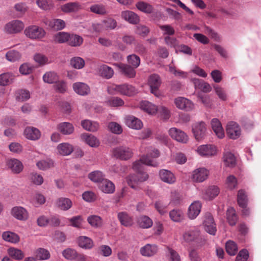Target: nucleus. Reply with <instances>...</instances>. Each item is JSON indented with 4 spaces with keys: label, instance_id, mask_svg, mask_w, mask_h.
I'll use <instances>...</instances> for the list:
<instances>
[{
    "label": "nucleus",
    "instance_id": "33",
    "mask_svg": "<svg viewBox=\"0 0 261 261\" xmlns=\"http://www.w3.org/2000/svg\"><path fill=\"white\" fill-rule=\"evenodd\" d=\"M136 7L139 10L146 14H151L154 10L152 5L143 1H139L137 3Z\"/></svg>",
    "mask_w": 261,
    "mask_h": 261
},
{
    "label": "nucleus",
    "instance_id": "45",
    "mask_svg": "<svg viewBox=\"0 0 261 261\" xmlns=\"http://www.w3.org/2000/svg\"><path fill=\"white\" fill-rule=\"evenodd\" d=\"M43 79L45 83L53 84L57 83L58 81L59 77L56 73L49 71L44 74Z\"/></svg>",
    "mask_w": 261,
    "mask_h": 261
},
{
    "label": "nucleus",
    "instance_id": "56",
    "mask_svg": "<svg viewBox=\"0 0 261 261\" xmlns=\"http://www.w3.org/2000/svg\"><path fill=\"white\" fill-rule=\"evenodd\" d=\"M16 99L19 101H25L30 97V92L25 90H19L16 92Z\"/></svg>",
    "mask_w": 261,
    "mask_h": 261
},
{
    "label": "nucleus",
    "instance_id": "13",
    "mask_svg": "<svg viewBox=\"0 0 261 261\" xmlns=\"http://www.w3.org/2000/svg\"><path fill=\"white\" fill-rule=\"evenodd\" d=\"M208 171L204 168H199L193 172L192 179L195 182H202L208 176Z\"/></svg>",
    "mask_w": 261,
    "mask_h": 261
},
{
    "label": "nucleus",
    "instance_id": "18",
    "mask_svg": "<svg viewBox=\"0 0 261 261\" xmlns=\"http://www.w3.org/2000/svg\"><path fill=\"white\" fill-rule=\"evenodd\" d=\"M11 214L13 217L19 220H25L28 217L27 211L20 206L13 207L12 209Z\"/></svg>",
    "mask_w": 261,
    "mask_h": 261
},
{
    "label": "nucleus",
    "instance_id": "10",
    "mask_svg": "<svg viewBox=\"0 0 261 261\" xmlns=\"http://www.w3.org/2000/svg\"><path fill=\"white\" fill-rule=\"evenodd\" d=\"M226 130L227 136L232 139H237L241 135V129L239 126L233 121L227 124Z\"/></svg>",
    "mask_w": 261,
    "mask_h": 261
},
{
    "label": "nucleus",
    "instance_id": "20",
    "mask_svg": "<svg viewBox=\"0 0 261 261\" xmlns=\"http://www.w3.org/2000/svg\"><path fill=\"white\" fill-rule=\"evenodd\" d=\"M201 208V204L199 201L192 203L189 208L188 216L191 219L195 218L199 214Z\"/></svg>",
    "mask_w": 261,
    "mask_h": 261
},
{
    "label": "nucleus",
    "instance_id": "9",
    "mask_svg": "<svg viewBox=\"0 0 261 261\" xmlns=\"http://www.w3.org/2000/svg\"><path fill=\"white\" fill-rule=\"evenodd\" d=\"M23 28L24 25L22 22L18 20H15L6 24L5 31L9 34H14L20 32Z\"/></svg>",
    "mask_w": 261,
    "mask_h": 261
},
{
    "label": "nucleus",
    "instance_id": "39",
    "mask_svg": "<svg viewBox=\"0 0 261 261\" xmlns=\"http://www.w3.org/2000/svg\"><path fill=\"white\" fill-rule=\"evenodd\" d=\"M140 108L149 114H154L158 110L157 107L147 101H142L140 105Z\"/></svg>",
    "mask_w": 261,
    "mask_h": 261
},
{
    "label": "nucleus",
    "instance_id": "28",
    "mask_svg": "<svg viewBox=\"0 0 261 261\" xmlns=\"http://www.w3.org/2000/svg\"><path fill=\"white\" fill-rule=\"evenodd\" d=\"M56 204L60 209L66 211L71 207L72 203L69 198L61 197L56 200Z\"/></svg>",
    "mask_w": 261,
    "mask_h": 261
},
{
    "label": "nucleus",
    "instance_id": "24",
    "mask_svg": "<svg viewBox=\"0 0 261 261\" xmlns=\"http://www.w3.org/2000/svg\"><path fill=\"white\" fill-rule=\"evenodd\" d=\"M160 177L162 181L168 184H173L175 181V177L174 174L167 170H160Z\"/></svg>",
    "mask_w": 261,
    "mask_h": 261
},
{
    "label": "nucleus",
    "instance_id": "57",
    "mask_svg": "<svg viewBox=\"0 0 261 261\" xmlns=\"http://www.w3.org/2000/svg\"><path fill=\"white\" fill-rule=\"evenodd\" d=\"M70 64L74 68L81 69L85 65V61L81 57H74L71 59Z\"/></svg>",
    "mask_w": 261,
    "mask_h": 261
},
{
    "label": "nucleus",
    "instance_id": "29",
    "mask_svg": "<svg viewBox=\"0 0 261 261\" xmlns=\"http://www.w3.org/2000/svg\"><path fill=\"white\" fill-rule=\"evenodd\" d=\"M61 9L64 13H71L80 10L81 6L77 2H70L62 5Z\"/></svg>",
    "mask_w": 261,
    "mask_h": 261
},
{
    "label": "nucleus",
    "instance_id": "44",
    "mask_svg": "<svg viewBox=\"0 0 261 261\" xmlns=\"http://www.w3.org/2000/svg\"><path fill=\"white\" fill-rule=\"evenodd\" d=\"M139 226L143 228H148L152 225V220L146 216H141L137 220Z\"/></svg>",
    "mask_w": 261,
    "mask_h": 261
},
{
    "label": "nucleus",
    "instance_id": "59",
    "mask_svg": "<svg viewBox=\"0 0 261 261\" xmlns=\"http://www.w3.org/2000/svg\"><path fill=\"white\" fill-rule=\"evenodd\" d=\"M8 251L9 255L16 259L20 260L24 257L23 252L19 249L10 248Z\"/></svg>",
    "mask_w": 261,
    "mask_h": 261
},
{
    "label": "nucleus",
    "instance_id": "23",
    "mask_svg": "<svg viewBox=\"0 0 261 261\" xmlns=\"http://www.w3.org/2000/svg\"><path fill=\"white\" fill-rule=\"evenodd\" d=\"M74 91L81 95H87L90 92L89 86L84 83H76L73 85Z\"/></svg>",
    "mask_w": 261,
    "mask_h": 261
},
{
    "label": "nucleus",
    "instance_id": "58",
    "mask_svg": "<svg viewBox=\"0 0 261 261\" xmlns=\"http://www.w3.org/2000/svg\"><path fill=\"white\" fill-rule=\"evenodd\" d=\"M127 60L129 64L131 65L132 67L134 68H137L140 65V59L135 54H132L128 56Z\"/></svg>",
    "mask_w": 261,
    "mask_h": 261
},
{
    "label": "nucleus",
    "instance_id": "64",
    "mask_svg": "<svg viewBox=\"0 0 261 261\" xmlns=\"http://www.w3.org/2000/svg\"><path fill=\"white\" fill-rule=\"evenodd\" d=\"M30 178L31 182L36 185H41L43 182V177L36 173H31Z\"/></svg>",
    "mask_w": 261,
    "mask_h": 261
},
{
    "label": "nucleus",
    "instance_id": "21",
    "mask_svg": "<svg viewBox=\"0 0 261 261\" xmlns=\"http://www.w3.org/2000/svg\"><path fill=\"white\" fill-rule=\"evenodd\" d=\"M99 188L105 193H113L115 191V186L114 184L106 179H104L99 184Z\"/></svg>",
    "mask_w": 261,
    "mask_h": 261
},
{
    "label": "nucleus",
    "instance_id": "30",
    "mask_svg": "<svg viewBox=\"0 0 261 261\" xmlns=\"http://www.w3.org/2000/svg\"><path fill=\"white\" fill-rule=\"evenodd\" d=\"M226 219L230 226H234L237 224L238 217L233 207H230L228 208L226 212Z\"/></svg>",
    "mask_w": 261,
    "mask_h": 261
},
{
    "label": "nucleus",
    "instance_id": "16",
    "mask_svg": "<svg viewBox=\"0 0 261 261\" xmlns=\"http://www.w3.org/2000/svg\"><path fill=\"white\" fill-rule=\"evenodd\" d=\"M121 17L132 24H137L140 18L139 16L131 11H124L121 12Z\"/></svg>",
    "mask_w": 261,
    "mask_h": 261
},
{
    "label": "nucleus",
    "instance_id": "34",
    "mask_svg": "<svg viewBox=\"0 0 261 261\" xmlns=\"http://www.w3.org/2000/svg\"><path fill=\"white\" fill-rule=\"evenodd\" d=\"M46 24H48L50 28L57 31L62 30L65 27V22L63 20L60 19L47 20Z\"/></svg>",
    "mask_w": 261,
    "mask_h": 261
},
{
    "label": "nucleus",
    "instance_id": "3",
    "mask_svg": "<svg viewBox=\"0 0 261 261\" xmlns=\"http://www.w3.org/2000/svg\"><path fill=\"white\" fill-rule=\"evenodd\" d=\"M148 83L150 86L151 93L155 96L159 97L161 95L159 87L161 84V80L159 75L156 74L151 75L149 77Z\"/></svg>",
    "mask_w": 261,
    "mask_h": 261
},
{
    "label": "nucleus",
    "instance_id": "32",
    "mask_svg": "<svg viewBox=\"0 0 261 261\" xmlns=\"http://www.w3.org/2000/svg\"><path fill=\"white\" fill-rule=\"evenodd\" d=\"M77 242L79 246L83 248L91 249L94 246L93 241L90 238L86 236L79 237Z\"/></svg>",
    "mask_w": 261,
    "mask_h": 261
},
{
    "label": "nucleus",
    "instance_id": "2",
    "mask_svg": "<svg viewBox=\"0 0 261 261\" xmlns=\"http://www.w3.org/2000/svg\"><path fill=\"white\" fill-rule=\"evenodd\" d=\"M112 152L114 157L124 161L130 159L133 155L132 149L125 146L116 147L113 149Z\"/></svg>",
    "mask_w": 261,
    "mask_h": 261
},
{
    "label": "nucleus",
    "instance_id": "19",
    "mask_svg": "<svg viewBox=\"0 0 261 261\" xmlns=\"http://www.w3.org/2000/svg\"><path fill=\"white\" fill-rule=\"evenodd\" d=\"M25 137L31 140H36L40 138L41 134L39 130L33 127H28L24 131Z\"/></svg>",
    "mask_w": 261,
    "mask_h": 261
},
{
    "label": "nucleus",
    "instance_id": "40",
    "mask_svg": "<svg viewBox=\"0 0 261 261\" xmlns=\"http://www.w3.org/2000/svg\"><path fill=\"white\" fill-rule=\"evenodd\" d=\"M82 127L86 130L90 132H95L99 127V124L96 122L89 120H84L81 122Z\"/></svg>",
    "mask_w": 261,
    "mask_h": 261
},
{
    "label": "nucleus",
    "instance_id": "47",
    "mask_svg": "<svg viewBox=\"0 0 261 261\" xmlns=\"http://www.w3.org/2000/svg\"><path fill=\"white\" fill-rule=\"evenodd\" d=\"M88 178L92 181L99 184L105 179L102 173L99 171H95L90 173L88 174Z\"/></svg>",
    "mask_w": 261,
    "mask_h": 261
},
{
    "label": "nucleus",
    "instance_id": "15",
    "mask_svg": "<svg viewBox=\"0 0 261 261\" xmlns=\"http://www.w3.org/2000/svg\"><path fill=\"white\" fill-rule=\"evenodd\" d=\"M197 152L202 156H210L216 154V150L214 146L211 145H203L197 148Z\"/></svg>",
    "mask_w": 261,
    "mask_h": 261
},
{
    "label": "nucleus",
    "instance_id": "50",
    "mask_svg": "<svg viewBox=\"0 0 261 261\" xmlns=\"http://www.w3.org/2000/svg\"><path fill=\"white\" fill-rule=\"evenodd\" d=\"M90 10L91 12L99 15H103L107 13L106 7L101 4L93 5L90 7Z\"/></svg>",
    "mask_w": 261,
    "mask_h": 261
},
{
    "label": "nucleus",
    "instance_id": "12",
    "mask_svg": "<svg viewBox=\"0 0 261 261\" xmlns=\"http://www.w3.org/2000/svg\"><path fill=\"white\" fill-rule=\"evenodd\" d=\"M174 103L179 109L191 111L194 108L193 103L189 99L178 97L174 99Z\"/></svg>",
    "mask_w": 261,
    "mask_h": 261
},
{
    "label": "nucleus",
    "instance_id": "1",
    "mask_svg": "<svg viewBox=\"0 0 261 261\" xmlns=\"http://www.w3.org/2000/svg\"><path fill=\"white\" fill-rule=\"evenodd\" d=\"M160 152L158 150L153 149L146 155L142 156L139 161L134 163L133 168L136 173L130 175L126 177V181L131 188L137 189L138 183L143 182L148 179V174L143 171L142 164L153 167L157 166L158 163L154 161V159L158 158Z\"/></svg>",
    "mask_w": 261,
    "mask_h": 261
},
{
    "label": "nucleus",
    "instance_id": "6",
    "mask_svg": "<svg viewBox=\"0 0 261 261\" xmlns=\"http://www.w3.org/2000/svg\"><path fill=\"white\" fill-rule=\"evenodd\" d=\"M168 132L170 137L176 141L184 144L188 142V136L182 130L176 127H172Z\"/></svg>",
    "mask_w": 261,
    "mask_h": 261
},
{
    "label": "nucleus",
    "instance_id": "63",
    "mask_svg": "<svg viewBox=\"0 0 261 261\" xmlns=\"http://www.w3.org/2000/svg\"><path fill=\"white\" fill-rule=\"evenodd\" d=\"M63 255L68 259H74L77 257V252L74 249L68 248L63 251Z\"/></svg>",
    "mask_w": 261,
    "mask_h": 261
},
{
    "label": "nucleus",
    "instance_id": "49",
    "mask_svg": "<svg viewBox=\"0 0 261 261\" xmlns=\"http://www.w3.org/2000/svg\"><path fill=\"white\" fill-rule=\"evenodd\" d=\"M69 34L68 33L61 32L57 33L54 36V40L56 43H63L68 42Z\"/></svg>",
    "mask_w": 261,
    "mask_h": 261
},
{
    "label": "nucleus",
    "instance_id": "42",
    "mask_svg": "<svg viewBox=\"0 0 261 261\" xmlns=\"http://www.w3.org/2000/svg\"><path fill=\"white\" fill-rule=\"evenodd\" d=\"M237 202L241 207L247 206L248 198L246 192L244 190H240L237 195Z\"/></svg>",
    "mask_w": 261,
    "mask_h": 261
},
{
    "label": "nucleus",
    "instance_id": "8",
    "mask_svg": "<svg viewBox=\"0 0 261 261\" xmlns=\"http://www.w3.org/2000/svg\"><path fill=\"white\" fill-rule=\"evenodd\" d=\"M203 225L205 230L212 235H215L217 229L214 218L210 213H206L204 216Z\"/></svg>",
    "mask_w": 261,
    "mask_h": 261
},
{
    "label": "nucleus",
    "instance_id": "46",
    "mask_svg": "<svg viewBox=\"0 0 261 261\" xmlns=\"http://www.w3.org/2000/svg\"><path fill=\"white\" fill-rule=\"evenodd\" d=\"M88 222L92 227L97 228L101 227L102 225L101 218L97 215H91L88 217Z\"/></svg>",
    "mask_w": 261,
    "mask_h": 261
},
{
    "label": "nucleus",
    "instance_id": "14",
    "mask_svg": "<svg viewBox=\"0 0 261 261\" xmlns=\"http://www.w3.org/2000/svg\"><path fill=\"white\" fill-rule=\"evenodd\" d=\"M6 165L12 172L15 174L20 173L23 168L22 164L19 160L15 159H9L6 162Z\"/></svg>",
    "mask_w": 261,
    "mask_h": 261
},
{
    "label": "nucleus",
    "instance_id": "52",
    "mask_svg": "<svg viewBox=\"0 0 261 261\" xmlns=\"http://www.w3.org/2000/svg\"><path fill=\"white\" fill-rule=\"evenodd\" d=\"M3 238L6 241L11 243H17L19 241L18 236L13 232H5L2 235Z\"/></svg>",
    "mask_w": 261,
    "mask_h": 261
},
{
    "label": "nucleus",
    "instance_id": "61",
    "mask_svg": "<svg viewBox=\"0 0 261 261\" xmlns=\"http://www.w3.org/2000/svg\"><path fill=\"white\" fill-rule=\"evenodd\" d=\"M106 102L111 107H120L124 105L123 100L118 97H112L109 98Z\"/></svg>",
    "mask_w": 261,
    "mask_h": 261
},
{
    "label": "nucleus",
    "instance_id": "5",
    "mask_svg": "<svg viewBox=\"0 0 261 261\" xmlns=\"http://www.w3.org/2000/svg\"><path fill=\"white\" fill-rule=\"evenodd\" d=\"M44 30L36 25L30 26L24 30L25 35L31 39L41 38L45 35Z\"/></svg>",
    "mask_w": 261,
    "mask_h": 261
},
{
    "label": "nucleus",
    "instance_id": "22",
    "mask_svg": "<svg viewBox=\"0 0 261 261\" xmlns=\"http://www.w3.org/2000/svg\"><path fill=\"white\" fill-rule=\"evenodd\" d=\"M211 125L213 130L218 137L222 138L224 136V132L220 121L217 118H214L211 121Z\"/></svg>",
    "mask_w": 261,
    "mask_h": 261
},
{
    "label": "nucleus",
    "instance_id": "60",
    "mask_svg": "<svg viewBox=\"0 0 261 261\" xmlns=\"http://www.w3.org/2000/svg\"><path fill=\"white\" fill-rule=\"evenodd\" d=\"M103 22V27L105 30H113L117 26L116 21L112 18H109L102 21Z\"/></svg>",
    "mask_w": 261,
    "mask_h": 261
},
{
    "label": "nucleus",
    "instance_id": "31",
    "mask_svg": "<svg viewBox=\"0 0 261 261\" xmlns=\"http://www.w3.org/2000/svg\"><path fill=\"white\" fill-rule=\"evenodd\" d=\"M57 149L59 153L63 155H68L73 150V146L68 143H63L58 145Z\"/></svg>",
    "mask_w": 261,
    "mask_h": 261
},
{
    "label": "nucleus",
    "instance_id": "26",
    "mask_svg": "<svg viewBox=\"0 0 261 261\" xmlns=\"http://www.w3.org/2000/svg\"><path fill=\"white\" fill-rule=\"evenodd\" d=\"M58 130L63 135H70L74 131L73 125L69 122H62L58 125Z\"/></svg>",
    "mask_w": 261,
    "mask_h": 261
},
{
    "label": "nucleus",
    "instance_id": "4",
    "mask_svg": "<svg viewBox=\"0 0 261 261\" xmlns=\"http://www.w3.org/2000/svg\"><path fill=\"white\" fill-rule=\"evenodd\" d=\"M206 131L205 124L203 121L196 122L192 126V132L197 141L204 139L205 136Z\"/></svg>",
    "mask_w": 261,
    "mask_h": 261
},
{
    "label": "nucleus",
    "instance_id": "36",
    "mask_svg": "<svg viewBox=\"0 0 261 261\" xmlns=\"http://www.w3.org/2000/svg\"><path fill=\"white\" fill-rule=\"evenodd\" d=\"M99 73L102 77L109 79L113 76L114 70L111 67L106 65H102L99 68Z\"/></svg>",
    "mask_w": 261,
    "mask_h": 261
},
{
    "label": "nucleus",
    "instance_id": "38",
    "mask_svg": "<svg viewBox=\"0 0 261 261\" xmlns=\"http://www.w3.org/2000/svg\"><path fill=\"white\" fill-rule=\"evenodd\" d=\"M157 250L156 246L147 244L141 248L140 252L144 256H150L154 255L157 252Z\"/></svg>",
    "mask_w": 261,
    "mask_h": 261
},
{
    "label": "nucleus",
    "instance_id": "51",
    "mask_svg": "<svg viewBox=\"0 0 261 261\" xmlns=\"http://www.w3.org/2000/svg\"><path fill=\"white\" fill-rule=\"evenodd\" d=\"M6 57L10 62H15L20 59L21 55L17 50H11L7 53Z\"/></svg>",
    "mask_w": 261,
    "mask_h": 261
},
{
    "label": "nucleus",
    "instance_id": "7",
    "mask_svg": "<svg viewBox=\"0 0 261 261\" xmlns=\"http://www.w3.org/2000/svg\"><path fill=\"white\" fill-rule=\"evenodd\" d=\"M183 238L187 242H196L200 243V245L204 244L205 243V240L201 237L200 231L198 230H189L185 232L183 234Z\"/></svg>",
    "mask_w": 261,
    "mask_h": 261
},
{
    "label": "nucleus",
    "instance_id": "54",
    "mask_svg": "<svg viewBox=\"0 0 261 261\" xmlns=\"http://www.w3.org/2000/svg\"><path fill=\"white\" fill-rule=\"evenodd\" d=\"M171 219L175 222H179L183 219L184 214L179 210H173L169 213Z\"/></svg>",
    "mask_w": 261,
    "mask_h": 261
},
{
    "label": "nucleus",
    "instance_id": "53",
    "mask_svg": "<svg viewBox=\"0 0 261 261\" xmlns=\"http://www.w3.org/2000/svg\"><path fill=\"white\" fill-rule=\"evenodd\" d=\"M225 249L227 253L230 255H234L238 251L237 245L232 241H228L226 243Z\"/></svg>",
    "mask_w": 261,
    "mask_h": 261
},
{
    "label": "nucleus",
    "instance_id": "25",
    "mask_svg": "<svg viewBox=\"0 0 261 261\" xmlns=\"http://www.w3.org/2000/svg\"><path fill=\"white\" fill-rule=\"evenodd\" d=\"M220 193L219 188L216 186H210L205 191L203 198L206 200H212Z\"/></svg>",
    "mask_w": 261,
    "mask_h": 261
},
{
    "label": "nucleus",
    "instance_id": "48",
    "mask_svg": "<svg viewBox=\"0 0 261 261\" xmlns=\"http://www.w3.org/2000/svg\"><path fill=\"white\" fill-rule=\"evenodd\" d=\"M14 80L13 75L9 73H5L0 75V85L6 86L11 84Z\"/></svg>",
    "mask_w": 261,
    "mask_h": 261
},
{
    "label": "nucleus",
    "instance_id": "41",
    "mask_svg": "<svg viewBox=\"0 0 261 261\" xmlns=\"http://www.w3.org/2000/svg\"><path fill=\"white\" fill-rule=\"evenodd\" d=\"M83 42V39L81 36L73 34H69L68 42V45L73 47H77L81 46Z\"/></svg>",
    "mask_w": 261,
    "mask_h": 261
},
{
    "label": "nucleus",
    "instance_id": "17",
    "mask_svg": "<svg viewBox=\"0 0 261 261\" xmlns=\"http://www.w3.org/2000/svg\"><path fill=\"white\" fill-rule=\"evenodd\" d=\"M126 124L130 128L136 129L141 128L143 124L140 120L133 116H127L125 118Z\"/></svg>",
    "mask_w": 261,
    "mask_h": 261
},
{
    "label": "nucleus",
    "instance_id": "55",
    "mask_svg": "<svg viewBox=\"0 0 261 261\" xmlns=\"http://www.w3.org/2000/svg\"><path fill=\"white\" fill-rule=\"evenodd\" d=\"M36 258L40 260L47 259L50 257V253L49 251L44 248H39L36 250Z\"/></svg>",
    "mask_w": 261,
    "mask_h": 261
},
{
    "label": "nucleus",
    "instance_id": "27",
    "mask_svg": "<svg viewBox=\"0 0 261 261\" xmlns=\"http://www.w3.org/2000/svg\"><path fill=\"white\" fill-rule=\"evenodd\" d=\"M81 137L82 140L91 147H97L99 144V140L92 134L85 133L82 134Z\"/></svg>",
    "mask_w": 261,
    "mask_h": 261
},
{
    "label": "nucleus",
    "instance_id": "37",
    "mask_svg": "<svg viewBox=\"0 0 261 261\" xmlns=\"http://www.w3.org/2000/svg\"><path fill=\"white\" fill-rule=\"evenodd\" d=\"M118 218L121 224L125 226H131L133 224V219L125 212L118 213Z\"/></svg>",
    "mask_w": 261,
    "mask_h": 261
},
{
    "label": "nucleus",
    "instance_id": "11",
    "mask_svg": "<svg viewBox=\"0 0 261 261\" xmlns=\"http://www.w3.org/2000/svg\"><path fill=\"white\" fill-rule=\"evenodd\" d=\"M114 65L119 70L120 73L124 76L133 78L136 76V71L134 68L129 65L123 63H115Z\"/></svg>",
    "mask_w": 261,
    "mask_h": 261
},
{
    "label": "nucleus",
    "instance_id": "62",
    "mask_svg": "<svg viewBox=\"0 0 261 261\" xmlns=\"http://www.w3.org/2000/svg\"><path fill=\"white\" fill-rule=\"evenodd\" d=\"M227 187L230 190H233L237 187V179L232 175L228 176L226 179Z\"/></svg>",
    "mask_w": 261,
    "mask_h": 261
},
{
    "label": "nucleus",
    "instance_id": "43",
    "mask_svg": "<svg viewBox=\"0 0 261 261\" xmlns=\"http://www.w3.org/2000/svg\"><path fill=\"white\" fill-rule=\"evenodd\" d=\"M223 161L225 165L229 167H233L236 164V157L230 152H227L224 154Z\"/></svg>",
    "mask_w": 261,
    "mask_h": 261
},
{
    "label": "nucleus",
    "instance_id": "35",
    "mask_svg": "<svg viewBox=\"0 0 261 261\" xmlns=\"http://www.w3.org/2000/svg\"><path fill=\"white\" fill-rule=\"evenodd\" d=\"M137 93L135 88L128 84L121 85L119 93L122 95L131 96Z\"/></svg>",
    "mask_w": 261,
    "mask_h": 261
}]
</instances>
